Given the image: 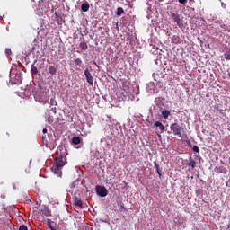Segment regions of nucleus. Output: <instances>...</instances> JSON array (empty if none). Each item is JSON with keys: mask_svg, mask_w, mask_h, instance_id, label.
<instances>
[{"mask_svg": "<svg viewBox=\"0 0 230 230\" xmlns=\"http://www.w3.org/2000/svg\"><path fill=\"white\" fill-rule=\"evenodd\" d=\"M24 94L25 96H31L33 94L35 101L39 102V103H46L48 102V93L44 91L40 84L27 87Z\"/></svg>", "mask_w": 230, "mask_h": 230, "instance_id": "nucleus-1", "label": "nucleus"}, {"mask_svg": "<svg viewBox=\"0 0 230 230\" xmlns=\"http://www.w3.org/2000/svg\"><path fill=\"white\" fill-rule=\"evenodd\" d=\"M66 164H67V158L66 157V155L61 154L58 155L51 168L53 173L58 175V177H60V175H62V168H64V166H66Z\"/></svg>", "mask_w": 230, "mask_h": 230, "instance_id": "nucleus-2", "label": "nucleus"}, {"mask_svg": "<svg viewBox=\"0 0 230 230\" xmlns=\"http://www.w3.org/2000/svg\"><path fill=\"white\" fill-rule=\"evenodd\" d=\"M172 134L178 137H182V128L178 123H172L170 127Z\"/></svg>", "mask_w": 230, "mask_h": 230, "instance_id": "nucleus-3", "label": "nucleus"}, {"mask_svg": "<svg viewBox=\"0 0 230 230\" xmlns=\"http://www.w3.org/2000/svg\"><path fill=\"white\" fill-rule=\"evenodd\" d=\"M95 190L99 197H107V195H109V190H107V188L103 186L97 185Z\"/></svg>", "mask_w": 230, "mask_h": 230, "instance_id": "nucleus-4", "label": "nucleus"}, {"mask_svg": "<svg viewBox=\"0 0 230 230\" xmlns=\"http://www.w3.org/2000/svg\"><path fill=\"white\" fill-rule=\"evenodd\" d=\"M84 76L89 85H94V78L93 77V75L91 74V72H89V68H86L84 70Z\"/></svg>", "mask_w": 230, "mask_h": 230, "instance_id": "nucleus-5", "label": "nucleus"}, {"mask_svg": "<svg viewBox=\"0 0 230 230\" xmlns=\"http://www.w3.org/2000/svg\"><path fill=\"white\" fill-rule=\"evenodd\" d=\"M172 17H173L174 22L177 23V26H179L180 28H182L183 24L181 22V17L179 16V14L173 13Z\"/></svg>", "mask_w": 230, "mask_h": 230, "instance_id": "nucleus-6", "label": "nucleus"}, {"mask_svg": "<svg viewBox=\"0 0 230 230\" xmlns=\"http://www.w3.org/2000/svg\"><path fill=\"white\" fill-rule=\"evenodd\" d=\"M48 71L50 75H52V76L57 75V67H55L54 66H49Z\"/></svg>", "mask_w": 230, "mask_h": 230, "instance_id": "nucleus-7", "label": "nucleus"}, {"mask_svg": "<svg viewBox=\"0 0 230 230\" xmlns=\"http://www.w3.org/2000/svg\"><path fill=\"white\" fill-rule=\"evenodd\" d=\"M155 127H158V128H160V130H161L162 133H163V132L164 131V129H165L164 125H163V122H161V121H155Z\"/></svg>", "mask_w": 230, "mask_h": 230, "instance_id": "nucleus-8", "label": "nucleus"}, {"mask_svg": "<svg viewBox=\"0 0 230 230\" xmlns=\"http://www.w3.org/2000/svg\"><path fill=\"white\" fill-rule=\"evenodd\" d=\"M72 143L74 145H80V143H82V138H80V137H73Z\"/></svg>", "mask_w": 230, "mask_h": 230, "instance_id": "nucleus-9", "label": "nucleus"}, {"mask_svg": "<svg viewBox=\"0 0 230 230\" xmlns=\"http://www.w3.org/2000/svg\"><path fill=\"white\" fill-rule=\"evenodd\" d=\"M89 8H90L89 3H84L81 5L82 12H89Z\"/></svg>", "mask_w": 230, "mask_h": 230, "instance_id": "nucleus-10", "label": "nucleus"}, {"mask_svg": "<svg viewBox=\"0 0 230 230\" xmlns=\"http://www.w3.org/2000/svg\"><path fill=\"white\" fill-rule=\"evenodd\" d=\"M41 215H44V217H51V212L47 208H44L41 209Z\"/></svg>", "mask_w": 230, "mask_h": 230, "instance_id": "nucleus-11", "label": "nucleus"}, {"mask_svg": "<svg viewBox=\"0 0 230 230\" xmlns=\"http://www.w3.org/2000/svg\"><path fill=\"white\" fill-rule=\"evenodd\" d=\"M162 116L164 119H168V116H170V111L169 110H164L162 111Z\"/></svg>", "mask_w": 230, "mask_h": 230, "instance_id": "nucleus-12", "label": "nucleus"}, {"mask_svg": "<svg viewBox=\"0 0 230 230\" xmlns=\"http://www.w3.org/2000/svg\"><path fill=\"white\" fill-rule=\"evenodd\" d=\"M154 164H155V170H156L159 177H162L163 174H161V167L159 166V164H157V162H154Z\"/></svg>", "mask_w": 230, "mask_h": 230, "instance_id": "nucleus-13", "label": "nucleus"}, {"mask_svg": "<svg viewBox=\"0 0 230 230\" xmlns=\"http://www.w3.org/2000/svg\"><path fill=\"white\" fill-rule=\"evenodd\" d=\"M79 48H81V49L83 51H86V49L89 48L87 46V43H85V41H82L80 44H79Z\"/></svg>", "mask_w": 230, "mask_h": 230, "instance_id": "nucleus-14", "label": "nucleus"}, {"mask_svg": "<svg viewBox=\"0 0 230 230\" xmlns=\"http://www.w3.org/2000/svg\"><path fill=\"white\" fill-rule=\"evenodd\" d=\"M75 205L78 206L79 208H82L83 204H82V199L80 198H75Z\"/></svg>", "mask_w": 230, "mask_h": 230, "instance_id": "nucleus-15", "label": "nucleus"}, {"mask_svg": "<svg viewBox=\"0 0 230 230\" xmlns=\"http://www.w3.org/2000/svg\"><path fill=\"white\" fill-rule=\"evenodd\" d=\"M15 80L16 84H21V82H22V76L20 74H16Z\"/></svg>", "mask_w": 230, "mask_h": 230, "instance_id": "nucleus-16", "label": "nucleus"}, {"mask_svg": "<svg viewBox=\"0 0 230 230\" xmlns=\"http://www.w3.org/2000/svg\"><path fill=\"white\" fill-rule=\"evenodd\" d=\"M122 13H125V10H123V7H118L117 8V15H122Z\"/></svg>", "mask_w": 230, "mask_h": 230, "instance_id": "nucleus-17", "label": "nucleus"}, {"mask_svg": "<svg viewBox=\"0 0 230 230\" xmlns=\"http://www.w3.org/2000/svg\"><path fill=\"white\" fill-rule=\"evenodd\" d=\"M31 71L32 75H37L39 73V70L37 69V66H31Z\"/></svg>", "mask_w": 230, "mask_h": 230, "instance_id": "nucleus-18", "label": "nucleus"}, {"mask_svg": "<svg viewBox=\"0 0 230 230\" xmlns=\"http://www.w3.org/2000/svg\"><path fill=\"white\" fill-rule=\"evenodd\" d=\"M196 164L197 163L195 162V160L190 158V162L188 164V166H190V168H195Z\"/></svg>", "mask_w": 230, "mask_h": 230, "instance_id": "nucleus-19", "label": "nucleus"}, {"mask_svg": "<svg viewBox=\"0 0 230 230\" xmlns=\"http://www.w3.org/2000/svg\"><path fill=\"white\" fill-rule=\"evenodd\" d=\"M192 150L196 152V154H200V148H199L198 146H193Z\"/></svg>", "mask_w": 230, "mask_h": 230, "instance_id": "nucleus-20", "label": "nucleus"}, {"mask_svg": "<svg viewBox=\"0 0 230 230\" xmlns=\"http://www.w3.org/2000/svg\"><path fill=\"white\" fill-rule=\"evenodd\" d=\"M47 226L49 229H54L53 226H51V219H48L47 220Z\"/></svg>", "mask_w": 230, "mask_h": 230, "instance_id": "nucleus-21", "label": "nucleus"}, {"mask_svg": "<svg viewBox=\"0 0 230 230\" xmlns=\"http://www.w3.org/2000/svg\"><path fill=\"white\" fill-rule=\"evenodd\" d=\"M75 66H80V64H82V59H80V58H76V59H75Z\"/></svg>", "mask_w": 230, "mask_h": 230, "instance_id": "nucleus-22", "label": "nucleus"}, {"mask_svg": "<svg viewBox=\"0 0 230 230\" xmlns=\"http://www.w3.org/2000/svg\"><path fill=\"white\" fill-rule=\"evenodd\" d=\"M216 170H217V172H219V173H224L226 172V169L224 167H219Z\"/></svg>", "mask_w": 230, "mask_h": 230, "instance_id": "nucleus-23", "label": "nucleus"}, {"mask_svg": "<svg viewBox=\"0 0 230 230\" xmlns=\"http://www.w3.org/2000/svg\"><path fill=\"white\" fill-rule=\"evenodd\" d=\"M5 53L8 55V57H12V49H5Z\"/></svg>", "mask_w": 230, "mask_h": 230, "instance_id": "nucleus-24", "label": "nucleus"}, {"mask_svg": "<svg viewBox=\"0 0 230 230\" xmlns=\"http://www.w3.org/2000/svg\"><path fill=\"white\" fill-rule=\"evenodd\" d=\"M224 57L226 60H230V52H226L224 54Z\"/></svg>", "mask_w": 230, "mask_h": 230, "instance_id": "nucleus-25", "label": "nucleus"}, {"mask_svg": "<svg viewBox=\"0 0 230 230\" xmlns=\"http://www.w3.org/2000/svg\"><path fill=\"white\" fill-rule=\"evenodd\" d=\"M49 105L51 106L57 105V101H55L54 99H50Z\"/></svg>", "mask_w": 230, "mask_h": 230, "instance_id": "nucleus-26", "label": "nucleus"}, {"mask_svg": "<svg viewBox=\"0 0 230 230\" xmlns=\"http://www.w3.org/2000/svg\"><path fill=\"white\" fill-rule=\"evenodd\" d=\"M19 230H28V226H26V225H22L20 226Z\"/></svg>", "mask_w": 230, "mask_h": 230, "instance_id": "nucleus-27", "label": "nucleus"}, {"mask_svg": "<svg viewBox=\"0 0 230 230\" xmlns=\"http://www.w3.org/2000/svg\"><path fill=\"white\" fill-rule=\"evenodd\" d=\"M179 3H181V4H184V3H186L188 0H178Z\"/></svg>", "mask_w": 230, "mask_h": 230, "instance_id": "nucleus-28", "label": "nucleus"}, {"mask_svg": "<svg viewBox=\"0 0 230 230\" xmlns=\"http://www.w3.org/2000/svg\"><path fill=\"white\" fill-rule=\"evenodd\" d=\"M42 132H43V134H48V129L47 128H43Z\"/></svg>", "mask_w": 230, "mask_h": 230, "instance_id": "nucleus-29", "label": "nucleus"}, {"mask_svg": "<svg viewBox=\"0 0 230 230\" xmlns=\"http://www.w3.org/2000/svg\"><path fill=\"white\" fill-rule=\"evenodd\" d=\"M42 139H46V136H42Z\"/></svg>", "mask_w": 230, "mask_h": 230, "instance_id": "nucleus-30", "label": "nucleus"}, {"mask_svg": "<svg viewBox=\"0 0 230 230\" xmlns=\"http://www.w3.org/2000/svg\"><path fill=\"white\" fill-rule=\"evenodd\" d=\"M168 134H172V132L168 131Z\"/></svg>", "mask_w": 230, "mask_h": 230, "instance_id": "nucleus-31", "label": "nucleus"}]
</instances>
